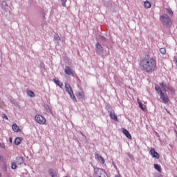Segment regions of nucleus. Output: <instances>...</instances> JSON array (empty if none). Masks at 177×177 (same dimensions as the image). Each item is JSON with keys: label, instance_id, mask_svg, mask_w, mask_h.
Returning <instances> with one entry per match:
<instances>
[{"label": "nucleus", "instance_id": "nucleus-13", "mask_svg": "<svg viewBox=\"0 0 177 177\" xmlns=\"http://www.w3.org/2000/svg\"><path fill=\"white\" fill-rule=\"evenodd\" d=\"M48 174L50 175V176H52V177H56L57 176V174H56V171H55L54 169H50L48 170Z\"/></svg>", "mask_w": 177, "mask_h": 177}, {"label": "nucleus", "instance_id": "nucleus-9", "mask_svg": "<svg viewBox=\"0 0 177 177\" xmlns=\"http://www.w3.org/2000/svg\"><path fill=\"white\" fill-rule=\"evenodd\" d=\"M95 158L100 162V164H104V158L103 157L100 156L98 153H95Z\"/></svg>", "mask_w": 177, "mask_h": 177}, {"label": "nucleus", "instance_id": "nucleus-26", "mask_svg": "<svg viewBox=\"0 0 177 177\" xmlns=\"http://www.w3.org/2000/svg\"><path fill=\"white\" fill-rule=\"evenodd\" d=\"M167 13H169V15L174 16V12L170 8L167 9Z\"/></svg>", "mask_w": 177, "mask_h": 177}, {"label": "nucleus", "instance_id": "nucleus-20", "mask_svg": "<svg viewBox=\"0 0 177 177\" xmlns=\"http://www.w3.org/2000/svg\"><path fill=\"white\" fill-rule=\"evenodd\" d=\"M95 46L97 48V50H98L100 52H103V46L99 43H97L95 44Z\"/></svg>", "mask_w": 177, "mask_h": 177}, {"label": "nucleus", "instance_id": "nucleus-30", "mask_svg": "<svg viewBox=\"0 0 177 177\" xmlns=\"http://www.w3.org/2000/svg\"><path fill=\"white\" fill-rule=\"evenodd\" d=\"M9 142L10 143H13V140L12 139V137L9 138Z\"/></svg>", "mask_w": 177, "mask_h": 177}, {"label": "nucleus", "instance_id": "nucleus-32", "mask_svg": "<svg viewBox=\"0 0 177 177\" xmlns=\"http://www.w3.org/2000/svg\"><path fill=\"white\" fill-rule=\"evenodd\" d=\"M8 1H10V0H3L4 2H8Z\"/></svg>", "mask_w": 177, "mask_h": 177}, {"label": "nucleus", "instance_id": "nucleus-28", "mask_svg": "<svg viewBox=\"0 0 177 177\" xmlns=\"http://www.w3.org/2000/svg\"><path fill=\"white\" fill-rule=\"evenodd\" d=\"M62 6H66V3L67 2V0H61Z\"/></svg>", "mask_w": 177, "mask_h": 177}, {"label": "nucleus", "instance_id": "nucleus-24", "mask_svg": "<svg viewBox=\"0 0 177 177\" xmlns=\"http://www.w3.org/2000/svg\"><path fill=\"white\" fill-rule=\"evenodd\" d=\"M160 52L162 55H165V53H167V50L165 48H162L160 49Z\"/></svg>", "mask_w": 177, "mask_h": 177}, {"label": "nucleus", "instance_id": "nucleus-5", "mask_svg": "<svg viewBox=\"0 0 177 177\" xmlns=\"http://www.w3.org/2000/svg\"><path fill=\"white\" fill-rule=\"evenodd\" d=\"M35 120L37 124H40L41 125L46 124V119H45V118L41 115H36Z\"/></svg>", "mask_w": 177, "mask_h": 177}, {"label": "nucleus", "instance_id": "nucleus-22", "mask_svg": "<svg viewBox=\"0 0 177 177\" xmlns=\"http://www.w3.org/2000/svg\"><path fill=\"white\" fill-rule=\"evenodd\" d=\"M69 95L73 102H77V98L75 97V95H74V92L69 93Z\"/></svg>", "mask_w": 177, "mask_h": 177}, {"label": "nucleus", "instance_id": "nucleus-25", "mask_svg": "<svg viewBox=\"0 0 177 177\" xmlns=\"http://www.w3.org/2000/svg\"><path fill=\"white\" fill-rule=\"evenodd\" d=\"M12 169H16L17 168V164L16 162H13L11 165Z\"/></svg>", "mask_w": 177, "mask_h": 177}, {"label": "nucleus", "instance_id": "nucleus-14", "mask_svg": "<svg viewBox=\"0 0 177 177\" xmlns=\"http://www.w3.org/2000/svg\"><path fill=\"white\" fill-rule=\"evenodd\" d=\"M23 140L22 138H19L17 137L15 139V145H16V146H19V145H20V143H21V141Z\"/></svg>", "mask_w": 177, "mask_h": 177}, {"label": "nucleus", "instance_id": "nucleus-11", "mask_svg": "<svg viewBox=\"0 0 177 177\" xmlns=\"http://www.w3.org/2000/svg\"><path fill=\"white\" fill-rule=\"evenodd\" d=\"M65 89L68 94L73 93V89L71 88V86H70V84H68V83L65 84Z\"/></svg>", "mask_w": 177, "mask_h": 177}, {"label": "nucleus", "instance_id": "nucleus-23", "mask_svg": "<svg viewBox=\"0 0 177 177\" xmlns=\"http://www.w3.org/2000/svg\"><path fill=\"white\" fill-rule=\"evenodd\" d=\"M154 168L155 169H156V171H158V172H161L162 171L161 166H160L159 165L155 164Z\"/></svg>", "mask_w": 177, "mask_h": 177}, {"label": "nucleus", "instance_id": "nucleus-31", "mask_svg": "<svg viewBox=\"0 0 177 177\" xmlns=\"http://www.w3.org/2000/svg\"><path fill=\"white\" fill-rule=\"evenodd\" d=\"M174 62H175L176 63H177V57H174Z\"/></svg>", "mask_w": 177, "mask_h": 177}, {"label": "nucleus", "instance_id": "nucleus-19", "mask_svg": "<svg viewBox=\"0 0 177 177\" xmlns=\"http://www.w3.org/2000/svg\"><path fill=\"white\" fill-rule=\"evenodd\" d=\"M26 93L30 96V97H35V93L32 91L28 90Z\"/></svg>", "mask_w": 177, "mask_h": 177}, {"label": "nucleus", "instance_id": "nucleus-6", "mask_svg": "<svg viewBox=\"0 0 177 177\" xmlns=\"http://www.w3.org/2000/svg\"><path fill=\"white\" fill-rule=\"evenodd\" d=\"M149 153L153 158H156L157 160L160 158V154H158L157 151H156V149L154 148L151 149Z\"/></svg>", "mask_w": 177, "mask_h": 177}, {"label": "nucleus", "instance_id": "nucleus-18", "mask_svg": "<svg viewBox=\"0 0 177 177\" xmlns=\"http://www.w3.org/2000/svg\"><path fill=\"white\" fill-rule=\"evenodd\" d=\"M144 6L145 9H150L151 8V3L150 1H145Z\"/></svg>", "mask_w": 177, "mask_h": 177}, {"label": "nucleus", "instance_id": "nucleus-1", "mask_svg": "<svg viewBox=\"0 0 177 177\" xmlns=\"http://www.w3.org/2000/svg\"><path fill=\"white\" fill-rule=\"evenodd\" d=\"M140 67L144 73H153L157 70V62L149 55H145L140 62Z\"/></svg>", "mask_w": 177, "mask_h": 177}, {"label": "nucleus", "instance_id": "nucleus-3", "mask_svg": "<svg viewBox=\"0 0 177 177\" xmlns=\"http://www.w3.org/2000/svg\"><path fill=\"white\" fill-rule=\"evenodd\" d=\"M160 19L163 26H166L167 27H171V26H172V21H171V19L167 15V14H163L160 16Z\"/></svg>", "mask_w": 177, "mask_h": 177}, {"label": "nucleus", "instance_id": "nucleus-7", "mask_svg": "<svg viewBox=\"0 0 177 177\" xmlns=\"http://www.w3.org/2000/svg\"><path fill=\"white\" fill-rule=\"evenodd\" d=\"M65 74L67 75H71V77H74V73H73V70L71 68H70V66H66Z\"/></svg>", "mask_w": 177, "mask_h": 177}, {"label": "nucleus", "instance_id": "nucleus-15", "mask_svg": "<svg viewBox=\"0 0 177 177\" xmlns=\"http://www.w3.org/2000/svg\"><path fill=\"white\" fill-rule=\"evenodd\" d=\"M16 162H17L19 165H21V164H23V162H24V160L23 158H21V157H17V158H16Z\"/></svg>", "mask_w": 177, "mask_h": 177}, {"label": "nucleus", "instance_id": "nucleus-17", "mask_svg": "<svg viewBox=\"0 0 177 177\" xmlns=\"http://www.w3.org/2000/svg\"><path fill=\"white\" fill-rule=\"evenodd\" d=\"M138 103L139 104L140 109L143 111H146V106L143 105V104L140 102V100H138Z\"/></svg>", "mask_w": 177, "mask_h": 177}, {"label": "nucleus", "instance_id": "nucleus-10", "mask_svg": "<svg viewBox=\"0 0 177 177\" xmlns=\"http://www.w3.org/2000/svg\"><path fill=\"white\" fill-rule=\"evenodd\" d=\"M122 133L125 136L127 137L128 139H132V136H131V133L129 131L125 129H122Z\"/></svg>", "mask_w": 177, "mask_h": 177}, {"label": "nucleus", "instance_id": "nucleus-12", "mask_svg": "<svg viewBox=\"0 0 177 177\" xmlns=\"http://www.w3.org/2000/svg\"><path fill=\"white\" fill-rule=\"evenodd\" d=\"M12 129L14 132H20V127H19V126H17L16 123H14L12 124Z\"/></svg>", "mask_w": 177, "mask_h": 177}, {"label": "nucleus", "instance_id": "nucleus-8", "mask_svg": "<svg viewBox=\"0 0 177 177\" xmlns=\"http://www.w3.org/2000/svg\"><path fill=\"white\" fill-rule=\"evenodd\" d=\"M109 115L111 120H113V121H118V118L115 115V112L114 111H109Z\"/></svg>", "mask_w": 177, "mask_h": 177}, {"label": "nucleus", "instance_id": "nucleus-2", "mask_svg": "<svg viewBox=\"0 0 177 177\" xmlns=\"http://www.w3.org/2000/svg\"><path fill=\"white\" fill-rule=\"evenodd\" d=\"M169 88L167 86L164 82L160 83L158 84H156L155 90L156 91L157 93L160 95V98L162 100L165 104L167 103H169V97H168V94H167V91H168Z\"/></svg>", "mask_w": 177, "mask_h": 177}, {"label": "nucleus", "instance_id": "nucleus-16", "mask_svg": "<svg viewBox=\"0 0 177 177\" xmlns=\"http://www.w3.org/2000/svg\"><path fill=\"white\" fill-rule=\"evenodd\" d=\"M53 81L56 85L59 86V88H63V84L59 80L53 79Z\"/></svg>", "mask_w": 177, "mask_h": 177}, {"label": "nucleus", "instance_id": "nucleus-27", "mask_svg": "<svg viewBox=\"0 0 177 177\" xmlns=\"http://www.w3.org/2000/svg\"><path fill=\"white\" fill-rule=\"evenodd\" d=\"M55 39H56V41H61L60 39V37H59L58 34H56L54 37Z\"/></svg>", "mask_w": 177, "mask_h": 177}, {"label": "nucleus", "instance_id": "nucleus-33", "mask_svg": "<svg viewBox=\"0 0 177 177\" xmlns=\"http://www.w3.org/2000/svg\"><path fill=\"white\" fill-rule=\"evenodd\" d=\"M4 169H6V166H4Z\"/></svg>", "mask_w": 177, "mask_h": 177}, {"label": "nucleus", "instance_id": "nucleus-4", "mask_svg": "<svg viewBox=\"0 0 177 177\" xmlns=\"http://www.w3.org/2000/svg\"><path fill=\"white\" fill-rule=\"evenodd\" d=\"M94 172L96 177H106L107 174L106 171L100 168H95Z\"/></svg>", "mask_w": 177, "mask_h": 177}, {"label": "nucleus", "instance_id": "nucleus-21", "mask_svg": "<svg viewBox=\"0 0 177 177\" xmlns=\"http://www.w3.org/2000/svg\"><path fill=\"white\" fill-rule=\"evenodd\" d=\"M77 96H79V97H81V99H84V97H85V95L84 93V91L77 92Z\"/></svg>", "mask_w": 177, "mask_h": 177}, {"label": "nucleus", "instance_id": "nucleus-29", "mask_svg": "<svg viewBox=\"0 0 177 177\" xmlns=\"http://www.w3.org/2000/svg\"><path fill=\"white\" fill-rule=\"evenodd\" d=\"M2 117H3V118H5V120H9V118H8V116H6V114H5V113H3V115H2Z\"/></svg>", "mask_w": 177, "mask_h": 177}]
</instances>
